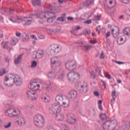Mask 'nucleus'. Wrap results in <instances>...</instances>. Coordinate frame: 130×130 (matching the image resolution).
<instances>
[{"mask_svg": "<svg viewBox=\"0 0 130 130\" xmlns=\"http://www.w3.org/2000/svg\"><path fill=\"white\" fill-rule=\"evenodd\" d=\"M60 111H61V108L57 104H52L49 108V113L55 115L57 120L59 121L63 120V115L59 114Z\"/></svg>", "mask_w": 130, "mask_h": 130, "instance_id": "1", "label": "nucleus"}, {"mask_svg": "<svg viewBox=\"0 0 130 130\" xmlns=\"http://www.w3.org/2000/svg\"><path fill=\"white\" fill-rule=\"evenodd\" d=\"M55 100L58 104H60L63 107L67 108L70 106V101L66 96L58 95L56 96Z\"/></svg>", "mask_w": 130, "mask_h": 130, "instance_id": "2", "label": "nucleus"}, {"mask_svg": "<svg viewBox=\"0 0 130 130\" xmlns=\"http://www.w3.org/2000/svg\"><path fill=\"white\" fill-rule=\"evenodd\" d=\"M34 124L37 127L39 128H42L45 123L44 122V120H43V116L41 115H37L34 117Z\"/></svg>", "mask_w": 130, "mask_h": 130, "instance_id": "3", "label": "nucleus"}, {"mask_svg": "<svg viewBox=\"0 0 130 130\" xmlns=\"http://www.w3.org/2000/svg\"><path fill=\"white\" fill-rule=\"evenodd\" d=\"M80 74L78 72H69L67 75L68 79L71 83H75L77 81V78L80 79Z\"/></svg>", "mask_w": 130, "mask_h": 130, "instance_id": "4", "label": "nucleus"}, {"mask_svg": "<svg viewBox=\"0 0 130 130\" xmlns=\"http://www.w3.org/2000/svg\"><path fill=\"white\" fill-rule=\"evenodd\" d=\"M66 68L68 71H70L71 72L75 71L77 68L76 61H68L66 64Z\"/></svg>", "mask_w": 130, "mask_h": 130, "instance_id": "5", "label": "nucleus"}, {"mask_svg": "<svg viewBox=\"0 0 130 130\" xmlns=\"http://www.w3.org/2000/svg\"><path fill=\"white\" fill-rule=\"evenodd\" d=\"M77 120L76 119V116L73 113H69L67 114V122L70 124H76Z\"/></svg>", "mask_w": 130, "mask_h": 130, "instance_id": "6", "label": "nucleus"}, {"mask_svg": "<svg viewBox=\"0 0 130 130\" xmlns=\"http://www.w3.org/2000/svg\"><path fill=\"white\" fill-rule=\"evenodd\" d=\"M4 84L7 87H13L14 86V78L5 76Z\"/></svg>", "mask_w": 130, "mask_h": 130, "instance_id": "7", "label": "nucleus"}, {"mask_svg": "<svg viewBox=\"0 0 130 130\" xmlns=\"http://www.w3.org/2000/svg\"><path fill=\"white\" fill-rule=\"evenodd\" d=\"M49 52L51 55H55L59 52V46L58 45H52L49 48Z\"/></svg>", "mask_w": 130, "mask_h": 130, "instance_id": "8", "label": "nucleus"}, {"mask_svg": "<svg viewBox=\"0 0 130 130\" xmlns=\"http://www.w3.org/2000/svg\"><path fill=\"white\" fill-rule=\"evenodd\" d=\"M13 82L14 84H15V85H16L17 87L22 86L23 84V79H22V77L19 75H16L13 78Z\"/></svg>", "mask_w": 130, "mask_h": 130, "instance_id": "9", "label": "nucleus"}, {"mask_svg": "<svg viewBox=\"0 0 130 130\" xmlns=\"http://www.w3.org/2000/svg\"><path fill=\"white\" fill-rule=\"evenodd\" d=\"M51 62L52 64V68H54V67H59L61 64L60 61H59V59L57 57H54L51 59Z\"/></svg>", "mask_w": 130, "mask_h": 130, "instance_id": "10", "label": "nucleus"}, {"mask_svg": "<svg viewBox=\"0 0 130 130\" xmlns=\"http://www.w3.org/2000/svg\"><path fill=\"white\" fill-rule=\"evenodd\" d=\"M26 95H27L28 99L29 100H35L36 99V92L34 91L32 89H30L26 92Z\"/></svg>", "mask_w": 130, "mask_h": 130, "instance_id": "11", "label": "nucleus"}, {"mask_svg": "<svg viewBox=\"0 0 130 130\" xmlns=\"http://www.w3.org/2000/svg\"><path fill=\"white\" fill-rule=\"evenodd\" d=\"M68 99H71V100H75L78 96V92L76 90H71L68 93Z\"/></svg>", "mask_w": 130, "mask_h": 130, "instance_id": "12", "label": "nucleus"}, {"mask_svg": "<svg viewBox=\"0 0 130 130\" xmlns=\"http://www.w3.org/2000/svg\"><path fill=\"white\" fill-rule=\"evenodd\" d=\"M58 9V8L55 6H49L48 10L49 11H48L47 14H48V13H50V14H54L55 13H57L58 12V10H57Z\"/></svg>", "mask_w": 130, "mask_h": 130, "instance_id": "13", "label": "nucleus"}, {"mask_svg": "<svg viewBox=\"0 0 130 130\" xmlns=\"http://www.w3.org/2000/svg\"><path fill=\"white\" fill-rule=\"evenodd\" d=\"M93 5H94V0H86L85 2L83 3V8H89Z\"/></svg>", "mask_w": 130, "mask_h": 130, "instance_id": "14", "label": "nucleus"}, {"mask_svg": "<svg viewBox=\"0 0 130 130\" xmlns=\"http://www.w3.org/2000/svg\"><path fill=\"white\" fill-rule=\"evenodd\" d=\"M112 32L114 38H117L119 35V27H117L116 29H112Z\"/></svg>", "mask_w": 130, "mask_h": 130, "instance_id": "15", "label": "nucleus"}, {"mask_svg": "<svg viewBox=\"0 0 130 130\" xmlns=\"http://www.w3.org/2000/svg\"><path fill=\"white\" fill-rule=\"evenodd\" d=\"M79 43L80 45L81 49H82V50H90V49H91V46L85 45V44H84V42H79Z\"/></svg>", "mask_w": 130, "mask_h": 130, "instance_id": "16", "label": "nucleus"}, {"mask_svg": "<svg viewBox=\"0 0 130 130\" xmlns=\"http://www.w3.org/2000/svg\"><path fill=\"white\" fill-rule=\"evenodd\" d=\"M44 54V52L42 50H38L37 51V53L35 55V58H37L38 59L39 58H41L42 56H43V55Z\"/></svg>", "mask_w": 130, "mask_h": 130, "instance_id": "17", "label": "nucleus"}, {"mask_svg": "<svg viewBox=\"0 0 130 130\" xmlns=\"http://www.w3.org/2000/svg\"><path fill=\"white\" fill-rule=\"evenodd\" d=\"M30 18H32V17H30L24 18L23 21L24 22H25L24 23H23L24 26H28L31 24V22H32V20L29 19Z\"/></svg>", "mask_w": 130, "mask_h": 130, "instance_id": "18", "label": "nucleus"}, {"mask_svg": "<svg viewBox=\"0 0 130 130\" xmlns=\"http://www.w3.org/2000/svg\"><path fill=\"white\" fill-rule=\"evenodd\" d=\"M22 58H23V54L18 55V57L15 59L14 63H16V64H18L20 61L22 60Z\"/></svg>", "mask_w": 130, "mask_h": 130, "instance_id": "19", "label": "nucleus"}, {"mask_svg": "<svg viewBox=\"0 0 130 130\" xmlns=\"http://www.w3.org/2000/svg\"><path fill=\"white\" fill-rule=\"evenodd\" d=\"M22 41H29V36L26 34V33H23L22 34Z\"/></svg>", "mask_w": 130, "mask_h": 130, "instance_id": "20", "label": "nucleus"}, {"mask_svg": "<svg viewBox=\"0 0 130 130\" xmlns=\"http://www.w3.org/2000/svg\"><path fill=\"white\" fill-rule=\"evenodd\" d=\"M48 78L54 79L56 77V73L53 71H50L48 74Z\"/></svg>", "mask_w": 130, "mask_h": 130, "instance_id": "21", "label": "nucleus"}, {"mask_svg": "<svg viewBox=\"0 0 130 130\" xmlns=\"http://www.w3.org/2000/svg\"><path fill=\"white\" fill-rule=\"evenodd\" d=\"M31 3L34 7H36V6H40V5H41V1L40 0H32Z\"/></svg>", "mask_w": 130, "mask_h": 130, "instance_id": "22", "label": "nucleus"}, {"mask_svg": "<svg viewBox=\"0 0 130 130\" xmlns=\"http://www.w3.org/2000/svg\"><path fill=\"white\" fill-rule=\"evenodd\" d=\"M61 16L62 17L58 18L57 20L59 21L60 22H64V21H66V16H67V14L66 13H63Z\"/></svg>", "mask_w": 130, "mask_h": 130, "instance_id": "23", "label": "nucleus"}, {"mask_svg": "<svg viewBox=\"0 0 130 130\" xmlns=\"http://www.w3.org/2000/svg\"><path fill=\"white\" fill-rule=\"evenodd\" d=\"M123 32L125 35H127V36H130V27H126L124 28Z\"/></svg>", "mask_w": 130, "mask_h": 130, "instance_id": "24", "label": "nucleus"}, {"mask_svg": "<svg viewBox=\"0 0 130 130\" xmlns=\"http://www.w3.org/2000/svg\"><path fill=\"white\" fill-rule=\"evenodd\" d=\"M38 17L39 19H44V18H46V13L42 12L38 15Z\"/></svg>", "mask_w": 130, "mask_h": 130, "instance_id": "25", "label": "nucleus"}, {"mask_svg": "<svg viewBox=\"0 0 130 130\" xmlns=\"http://www.w3.org/2000/svg\"><path fill=\"white\" fill-rule=\"evenodd\" d=\"M117 42L119 45H121V44H123L124 43V41H123V38L122 37H119L118 38L117 40Z\"/></svg>", "mask_w": 130, "mask_h": 130, "instance_id": "26", "label": "nucleus"}, {"mask_svg": "<svg viewBox=\"0 0 130 130\" xmlns=\"http://www.w3.org/2000/svg\"><path fill=\"white\" fill-rule=\"evenodd\" d=\"M87 87H88V85H86L85 86L86 88H85V86L84 85H81L80 87V88H79V92H80V93H84V92H87Z\"/></svg>", "mask_w": 130, "mask_h": 130, "instance_id": "27", "label": "nucleus"}, {"mask_svg": "<svg viewBox=\"0 0 130 130\" xmlns=\"http://www.w3.org/2000/svg\"><path fill=\"white\" fill-rule=\"evenodd\" d=\"M13 109H10L7 110V112H6V115H8L10 117H12L13 116Z\"/></svg>", "mask_w": 130, "mask_h": 130, "instance_id": "28", "label": "nucleus"}, {"mask_svg": "<svg viewBox=\"0 0 130 130\" xmlns=\"http://www.w3.org/2000/svg\"><path fill=\"white\" fill-rule=\"evenodd\" d=\"M100 117L102 120H106L107 119V116H106L105 113H101L100 115Z\"/></svg>", "mask_w": 130, "mask_h": 130, "instance_id": "29", "label": "nucleus"}, {"mask_svg": "<svg viewBox=\"0 0 130 130\" xmlns=\"http://www.w3.org/2000/svg\"><path fill=\"white\" fill-rule=\"evenodd\" d=\"M37 85L38 84L37 82H32L30 83L29 87L30 88V90H32V89H34V88H35V86H37Z\"/></svg>", "mask_w": 130, "mask_h": 130, "instance_id": "30", "label": "nucleus"}, {"mask_svg": "<svg viewBox=\"0 0 130 130\" xmlns=\"http://www.w3.org/2000/svg\"><path fill=\"white\" fill-rule=\"evenodd\" d=\"M18 42H19V39L16 38H14L12 40L11 44L12 45H16V44H17Z\"/></svg>", "mask_w": 130, "mask_h": 130, "instance_id": "31", "label": "nucleus"}, {"mask_svg": "<svg viewBox=\"0 0 130 130\" xmlns=\"http://www.w3.org/2000/svg\"><path fill=\"white\" fill-rule=\"evenodd\" d=\"M7 72L6 71V69H3L0 70V76H3L4 75H6Z\"/></svg>", "mask_w": 130, "mask_h": 130, "instance_id": "32", "label": "nucleus"}, {"mask_svg": "<svg viewBox=\"0 0 130 130\" xmlns=\"http://www.w3.org/2000/svg\"><path fill=\"white\" fill-rule=\"evenodd\" d=\"M122 127L123 130H128L129 127H128V124L127 123H125L122 126Z\"/></svg>", "mask_w": 130, "mask_h": 130, "instance_id": "33", "label": "nucleus"}, {"mask_svg": "<svg viewBox=\"0 0 130 130\" xmlns=\"http://www.w3.org/2000/svg\"><path fill=\"white\" fill-rule=\"evenodd\" d=\"M8 44H9V42H3L2 43V46L3 48H7L8 47Z\"/></svg>", "mask_w": 130, "mask_h": 130, "instance_id": "34", "label": "nucleus"}, {"mask_svg": "<svg viewBox=\"0 0 130 130\" xmlns=\"http://www.w3.org/2000/svg\"><path fill=\"white\" fill-rule=\"evenodd\" d=\"M101 18V15H96L94 17V21H99Z\"/></svg>", "mask_w": 130, "mask_h": 130, "instance_id": "35", "label": "nucleus"}, {"mask_svg": "<svg viewBox=\"0 0 130 130\" xmlns=\"http://www.w3.org/2000/svg\"><path fill=\"white\" fill-rule=\"evenodd\" d=\"M40 87V85L38 84V85H37V86H35V87H34V88H32V90L35 92V91H37V90H39Z\"/></svg>", "mask_w": 130, "mask_h": 130, "instance_id": "36", "label": "nucleus"}, {"mask_svg": "<svg viewBox=\"0 0 130 130\" xmlns=\"http://www.w3.org/2000/svg\"><path fill=\"white\" fill-rule=\"evenodd\" d=\"M37 67V61H33L31 63V68H36Z\"/></svg>", "mask_w": 130, "mask_h": 130, "instance_id": "37", "label": "nucleus"}, {"mask_svg": "<svg viewBox=\"0 0 130 130\" xmlns=\"http://www.w3.org/2000/svg\"><path fill=\"white\" fill-rule=\"evenodd\" d=\"M10 20L11 22H13V23H16L17 22V19L15 18V16H12L11 18H10Z\"/></svg>", "mask_w": 130, "mask_h": 130, "instance_id": "38", "label": "nucleus"}, {"mask_svg": "<svg viewBox=\"0 0 130 130\" xmlns=\"http://www.w3.org/2000/svg\"><path fill=\"white\" fill-rule=\"evenodd\" d=\"M84 24H87V25H89L90 24H91L92 23V20L91 19H89V20H87L86 21H85L84 22Z\"/></svg>", "mask_w": 130, "mask_h": 130, "instance_id": "39", "label": "nucleus"}, {"mask_svg": "<svg viewBox=\"0 0 130 130\" xmlns=\"http://www.w3.org/2000/svg\"><path fill=\"white\" fill-rule=\"evenodd\" d=\"M90 78L91 79H93L94 80H95V78H96V74H95L94 73H91Z\"/></svg>", "mask_w": 130, "mask_h": 130, "instance_id": "40", "label": "nucleus"}, {"mask_svg": "<svg viewBox=\"0 0 130 130\" xmlns=\"http://www.w3.org/2000/svg\"><path fill=\"white\" fill-rule=\"evenodd\" d=\"M105 76L107 78V79H108L109 80H111V76L109 75V73H106Z\"/></svg>", "mask_w": 130, "mask_h": 130, "instance_id": "41", "label": "nucleus"}, {"mask_svg": "<svg viewBox=\"0 0 130 130\" xmlns=\"http://www.w3.org/2000/svg\"><path fill=\"white\" fill-rule=\"evenodd\" d=\"M11 125H12V122H9L7 125H5V128H9V127H11Z\"/></svg>", "mask_w": 130, "mask_h": 130, "instance_id": "42", "label": "nucleus"}, {"mask_svg": "<svg viewBox=\"0 0 130 130\" xmlns=\"http://www.w3.org/2000/svg\"><path fill=\"white\" fill-rule=\"evenodd\" d=\"M101 85H102V87H104V89L106 88V83H105V82L101 80Z\"/></svg>", "mask_w": 130, "mask_h": 130, "instance_id": "43", "label": "nucleus"}, {"mask_svg": "<svg viewBox=\"0 0 130 130\" xmlns=\"http://www.w3.org/2000/svg\"><path fill=\"white\" fill-rule=\"evenodd\" d=\"M18 113H17V110H13L12 116H17Z\"/></svg>", "mask_w": 130, "mask_h": 130, "instance_id": "44", "label": "nucleus"}, {"mask_svg": "<svg viewBox=\"0 0 130 130\" xmlns=\"http://www.w3.org/2000/svg\"><path fill=\"white\" fill-rule=\"evenodd\" d=\"M105 57V55H104V52L103 51H102L101 56H100V58H101V59H103V58H104Z\"/></svg>", "mask_w": 130, "mask_h": 130, "instance_id": "45", "label": "nucleus"}, {"mask_svg": "<svg viewBox=\"0 0 130 130\" xmlns=\"http://www.w3.org/2000/svg\"><path fill=\"white\" fill-rule=\"evenodd\" d=\"M112 97H116V91H113L112 92Z\"/></svg>", "mask_w": 130, "mask_h": 130, "instance_id": "46", "label": "nucleus"}, {"mask_svg": "<svg viewBox=\"0 0 130 130\" xmlns=\"http://www.w3.org/2000/svg\"><path fill=\"white\" fill-rule=\"evenodd\" d=\"M31 38H32V39H35V40H37V37H36V36L34 35H31L30 36Z\"/></svg>", "mask_w": 130, "mask_h": 130, "instance_id": "47", "label": "nucleus"}, {"mask_svg": "<svg viewBox=\"0 0 130 130\" xmlns=\"http://www.w3.org/2000/svg\"><path fill=\"white\" fill-rule=\"evenodd\" d=\"M124 4H128L129 3V0H121Z\"/></svg>", "mask_w": 130, "mask_h": 130, "instance_id": "48", "label": "nucleus"}, {"mask_svg": "<svg viewBox=\"0 0 130 130\" xmlns=\"http://www.w3.org/2000/svg\"><path fill=\"white\" fill-rule=\"evenodd\" d=\"M5 60L6 62H8V63H9L11 61V59L9 58V57H6L5 58Z\"/></svg>", "mask_w": 130, "mask_h": 130, "instance_id": "49", "label": "nucleus"}, {"mask_svg": "<svg viewBox=\"0 0 130 130\" xmlns=\"http://www.w3.org/2000/svg\"><path fill=\"white\" fill-rule=\"evenodd\" d=\"M21 32H18V31L16 32V36L17 37H21Z\"/></svg>", "mask_w": 130, "mask_h": 130, "instance_id": "50", "label": "nucleus"}, {"mask_svg": "<svg viewBox=\"0 0 130 130\" xmlns=\"http://www.w3.org/2000/svg\"><path fill=\"white\" fill-rule=\"evenodd\" d=\"M115 62H116V63H118V64H123V63H124V62H123L116 61V60H115Z\"/></svg>", "mask_w": 130, "mask_h": 130, "instance_id": "51", "label": "nucleus"}, {"mask_svg": "<svg viewBox=\"0 0 130 130\" xmlns=\"http://www.w3.org/2000/svg\"><path fill=\"white\" fill-rule=\"evenodd\" d=\"M93 94L94 95H95V96H99V95H100V94L99 93V92L98 91H94Z\"/></svg>", "mask_w": 130, "mask_h": 130, "instance_id": "52", "label": "nucleus"}, {"mask_svg": "<svg viewBox=\"0 0 130 130\" xmlns=\"http://www.w3.org/2000/svg\"><path fill=\"white\" fill-rule=\"evenodd\" d=\"M106 36L107 38H108V37H109L110 36V31H108L106 34Z\"/></svg>", "mask_w": 130, "mask_h": 130, "instance_id": "53", "label": "nucleus"}, {"mask_svg": "<svg viewBox=\"0 0 130 130\" xmlns=\"http://www.w3.org/2000/svg\"><path fill=\"white\" fill-rule=\"evenodd\" d=\"M47 22H49L50 23L51 22H53V20H52V19H51V18H48L47 20Z\"/></svg>", "mask_w": 130, "mask_h": 130, "instance_id": "54", "label": "nucleus"}, {"mask_svg": "<svg viewBox=\"0 0 130 130\" xmlns=\"http://www.w3.org/2000/svg\"><path fill=\"white\" fill-rule=\"evenodd\" d=\"M90 43H92L93 44H95V43H97V41L95 39L94 41L91 40L90 41Z\"/></svg>", "mask_w": 130, "mask_h": 130, "instance_id": "55", "label": "nucleus"}, {"mask_svg": "<svg viewBox=\"0 0 130 130\" xmlns=\"http://www.w3.org/2000/svg\"><path fill=\"white\" fill-rule=\"evenodd\" d=\"M99 109L100 110H101V111H103V107H102V105H99Z\"/></svg>", "mask_w": 130, "mask_h": 130, "instance_id": "56", "label": "nucleus"}, {"mask_svg": "<svg viewBox=\"0 0 130 130\" xmlns=\"http://www.w3.org/2000/svg\"><path fill=\"white\" fill-rule=\"evenodd\" d=\"M67 19L68 21H73V20H74V18L72 17H69L67 18Z\"/></svg>", "mask_w": 130, "mask_h": 130, "instance_id": "57", "label": "nucleus"}, {"mask_svg": "<svg viewBox=\"0 0 130 130\" xmlns=\"http://www.w3.org/2000/svg\"><path fill=\"white\" fill-rule=\"evenodd\" d=\"M4 37V34L3 33V31H0V38H3Z\"/></svg>", "mask_w": 130, "mask_h": 130, "instance_id": "58", "label": "nucleus"}, {"mask_svg": "<svg viewBox=\"0 0 130 130\" xmlns=\"http://www.w3.org/2000/svg\"><path fill=\"white\" fill-rule=\"evenodd\" d=\"M11 96L13 98H16V96H17V93H16V92H14V94H12Z\"/></svg>", "mask_w": 130, "mask_h": 130, "instance_id": "59", "label": "nucleus"}, {"mask_svg": "<svg viewBox=\"0 0 130 130\" xmlns=\"http://www.w3.org/2000/svg\"><path fill=\"white\" fill-rule=\"evenodd\" d=\"M44 100L45 102H48L49 101V99H47L46 96L44 98Z\"/></svg>", "mask_w": 130, "mask_h": 130, "instance_id": "60", "label": "nucleus"}, {"mask_svg": "<svg viewBox=\"0 0 130 130\" xmlns=\"http://www.w3.org/2000/svg\"><path fill=\"white\" fill-rule=\"evenodd\" d=\"M60 77L62 79H63V78H64V73H61L60 75Z\"/></svg>", "mask_w": 130, "mask_h": 130, "instance_id": "61", "label": "nucleus"}, {"mask_svg": "<svg viewBox=\"0 0 130 130\" xmlns=\"http://www.w3.org/2000/svg\"><path fill=\"white\" fill-rule=\"evenodd\" d=\"M99 105H102V100H100L98 102Z\"/></svg>", "mask_w": 130, "mask_h": 130, "instance_id": "62", "label": "nucleus"}, {"mask_svg": "<svg viewBox=\"0 0 130 130\" xmlns=\"http://www.w3.org/2000/svg\"><path fill=\"white\" fill-rule=\"evenodd\" d=\"M9 14L12 15V14H14V11H12V9H10V11H9Z\"/></svg>", "mask_w": 130, "mask_h": 130, "instance_id": "63", "label": "nucleus"}, {"mask_svg": "<svg viewBox=\"0 0 130 130\" xmlns=\"http://www.w3.org/2000/svg\"><path fill=\"white\" fill-rule=\"evenodd\" d=\"M58 3L62 4L63 3V0H58Z\"/></svg>", "mask_w": 130, "mask_h": 130, "instance_id": "64", "label": "nucleus"}]
</instances>
